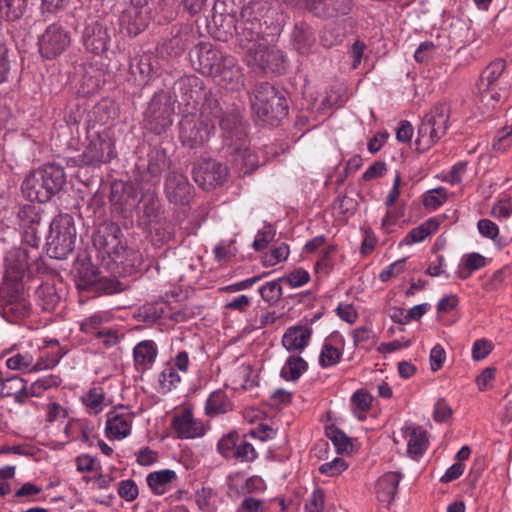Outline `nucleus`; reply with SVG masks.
I'll list each match as a JSON object with an SVG mask.
<instances>
[{"mask_svg":"<svg viewBox=\"0 0 512 512\" xmlns=\"http://www.w3.org/2000/svg\"><path fill=\"white\" fill-rule=\"evenodd\" d=\"M223 141L228 161L239 173H251L258 167V157L248 145L246 127L238 108L225 106V114L220 118Z\"/></svg>","mask_w":512,"mask_h":512,"instance_id":"obj_1","label":"nucleus"},{"mask_svg":"<svg viewBox=\"0 0 512 512\" xmlns=\"http://www.w3.org/2000/svg\"><path fill=\"white\" fill-rule=\"evenodd\" d=\"M193 66L205 76L212 77L219 85L239 89L243 82L241 68L234 57L222 53L212 44L202 42L190 53Z\"/></svg>","mask_w":512,"mask_h":512,"instance_id":"obj_2","label":"nucleus"},{"mask_svg":"<svg viewBox=\"0 0 512 512\" xmlns=\"http://www.w3.org/2000/svg\"><path fill=\"white\" fill-rule=\"evenodd\" d=\"M115 156L114 143L107 132H96L87 136V144L77 157L70 159L78 167L76 178L89 186L99 178V170Z\"/></svg>","mask_w":512,"mask_h":512,"instance_id":"obj_3","label":"nucleus"},{"mask_svg":"<svg viewBox=\"0 0 512 512\" xmlns=\"http://www.w3.org/2000/svg\"><path fill=\"white\" fill-rule=\"evenodd\" d=\"M66 184V173L62 166L46 164L29 173L23 183L22 192L30 201L48 202Z\"/></svg>","mask_w":512,"mask_h":512,"instance_id":"obj_4","label":"nucleus"},{"mask_svg":"<svg viewBox=\"0 0 512 512\" xmlns=\"http://www.w3.org/2000/svg\"><path fill=\"white\" fill-rule=\"evenodd\" d=\"M287 95V91L268 82L258 83L252 101V109L257 118L263 124L278 125L288 115Z\"/></svg>","mask_w":512,"mask_h":512,"instance_id":"obj_5","label":"nucleus"},{"mask_svg":"<svg viewBox=\"0 0 512 512\" xmlns=\"http://www.w3.org/2000/svg\"><path fill=\"white\" fill-rule=\"evenodd\" d=\"M4 281L22 282L26 274L32 276L44 270L43 262L37 250V243L9 249L3 259Z\"/></svg>","mask_w":512,"mask_h":512,"instance_id":"obj_6","label":"nucleus"},{"mask_svg":"<svg viewBox=\"0 0 512 512\" xmlns=\"http://www.w3.org/2000/svg\"><path fill=\"white\" fill-rule=\"evenodd\" d=\"M75 285L79 291L95 294H114L125 290V286L114 278L101 277L90 257H79L75 264Z\"/></svg>","mask_w":512,"mask_h":512,"instance_id":"obj_7","label":"nucleus"},{"mask_svg":"<svg viewBox=\"0 0 512 512\" xmlns=\"http://www.w3.org/2000/svg\"><path fill=\"white\" fill-rule=\"evenodd\" d=\"M450 108L445 103L435 105L426 113L418 126L416 150L426 152L447 132Z\"/></svg>","mask_w":512,"mask_h":512,"instance_id":"obj_8","label":"nucleus"},{"mask_svg":"<svg viewBox=\"0 0 512 512\" xmlns=\"http://www.w3.org/2000/svg\"><path fill=\"white\" fill-rule=\"evenodd\" d=\"M76 228L69 214H59L50 223L47 253L51 258L64 259L75 247Z\"/></svg>","mask_w":512,"mask_h":512,"instance_id":"obj_9","label":"nucleus"},{"mask_svg":"<svg viewBox=\"0 0 512 512\" xmlns=\"http://www.w3.org/2000/svg\"><path fill=\"white\" fill-rule=\"evenodd\" d=\"M506 68L503 59H496L481 72L477 81V89L482 103L493 101L495 104L504 102L508 97V86L503 82L502 75Z\"/></svg>","mask_w":512,"mask_h":512,"instance_id":"obj_10","label":"nucleus"},{"mask_svg":"<svg viewBox=\"0 0 512 512\" xmlns=\"http://www.w3.org/2000/svg\"><path fill=\"white\" fill-rule=\"evenodd\" d=\"M20 281H3L0 285V313L9 322L23 319L30 314V303Z\"/></svg>","mask_w":512,"mask_h":512,"instance_id":"obj_11","label":"nucleus"},{"mask_svg":"<svg viewBox=\"0 0 512 512\" xmlns=\"http://www.w3.org/2000/svg\"><path fill=\"white\" fill-rule=\"evenodd\" d=\"M175 98L170 92L160 90L151 98L145 111L147 127L157 135L164 133L173 123Z\"/></svg>","mask_w":512,"mask_h":512,"instance_id":"obj_12","label":"nucleus"},{"mask_svg":"<svg viewBox=\"0 0 512 512\" xmlns=\"http://www.w3.org/2000/svg\"><path fill=\"white\" fill-rule=\"evenodd\" d=\"M244 0H217L213 6L212 36L227 42L236 34L237 20L235 7L242 6Z\"/></svg>","mask_w":512,"mask_h":512,"instance_id":"obj_13","label":"nucleus"},{"mask_svg":"<svg viewBox=\"0 0 512 512\" xmlns=\"http://www.w3.org/2000/svg\"><path fill=\"white\" fill-rule=\"evenodd\" d=\"M258 5V3L250 2L241 6L235 36L239 45L244 48L256 47L263 37L261 14L256 9Z\"/></svg>","mask_w":512,"mask_h":512,"instance_id":"obj_14","label":"nucleus"},{"mask_svg":"<svg viewBox=\"0 0 512 512\" xmlns=\"http://www.w3.org/2000/svg\"><path fill=\"white\" fill-rule=\"evenodd\" d=\"M179 128L182 144L190 149H195L209 141L215 126L212 119H203L194 114H187L182 117Z\"/></svg>","mask_w":512,"mask_h":512,"instance_id":"obj_15","label":"nucleus"},{"mask_svg":"<svg viewBox=\"0 0 512 512\" xmlns=\"http://www.w3.org/2000/svg\"><path fill=\"white\" fill-rule=\"evenodd\" d=\"M141 192L132 182L115 180L111 184L109 201L113 211L123 219L132 217L139 203Z\"/></svg>","mask_w":512,"mask_h":512,"instance_id":"obj_16","label":"nucleus"},{"mask_svg":"<svg viewBox=\"0 0 512 512\" xmlns=\"http://www.w3.org/2000/svg\"><path fill=\"white\" fill-rule=\"evenodd\" d=\"M70 43V33L61 25L53 23L38 39L39 53L45 59H55L69 47Z\"/></svg>","mask_w":512,"mask_h":512,"instance_id":"obj_17","label":"nucleus"},{"mask_svg":"<svg viewBox=\"0 0 512 512\" xmlns=\"http://www.w3.org/2000/svg\"><path fill=\"white\" fill-rule=\"evenodd\" d=\"M249 53L253 65L264 73L282 74L285 71V56L279 49L258 43L256 47L249 48Z\"/></svg>","mask_w":512,"mask_h":512,"instance_id":"obj_18","label":"nucleus"},{"mask_svg":"<svg viewBox=\"0 0 512 512\" xmlns=\"http://www.w3.org/2000/svg\"><path fill=\"white\" fill-rule=\"evenodd\" d=\"M192 174L194 181L203 190L209 191L225 181L228 168L225 164L208 159L199 162L193 168Z\"/></svg>","mask_w":512,"mask_h":512,"instance_id":"obj_19","label":"nucleus"},{"mask_svg":"<svg viewBox=\"0 0 512 512\" xmlns=\"http://www.w3.org/2000/svg\"><path fill=\"white\" fill-rule=\"evenodd\" d=\"M121 237L122 230L120 226L114 222L105 221L99 225L94 233L93 244L111 258L113 255L125 251Z\"/></svg>","mask_w":512,"mask_h":512,"instance_id":"obj_20","label":"nucleus"},{"mask_svg":"<svg viewBox=\"0 0 512 512\" xmlns=\"http://www.w3.org/2000/svg\"><path fill=\"white\" fill-rule=\"evenodd\" d=\"M85 49L94 55L104 54L111 42V29L101 21H93L85 26L82 35Z\"/></svg>","mask_w":512,"mask_h":512,"instance_id":"obj_21","label":"nucleus"},{"mask_svg":"<svg viewBox=\"0 0 512 512\" xmlns=\"http://www.w3.org/2000/svg\"><path fill=\"white\" fill-rule=\"evenodd\" d=\"M165 194L171 203L185 205L192 198L193 187L184 174L173 171L166 177Z\"/></svg>","mask_w":512,"mask_h":512,"instance_id":"obj_22","label":"nucleus"},{"mask_svg":"<svg viewBox=\"0 0 512 512\" xmlns=\"http://www.w3.org/2000/svg\"><path fill=\"white\" fill-rule=\"evenodd\" d=\"M149 23V8L140 5H132L126 8L120 18L119 24L122 33L129 36H137Z\"/></svg>","mask_w":512,"mask_h":512,"instance_id":"obj_23","label":"nucleus"},{"mask_svg":"<svg viewBox=\"0 0 512 512\" xmlns=\"http://www.w3.org/2000/svg\"><path fill=\"white\" fill-rule=\"evenodd\" d=\"M141 203L136 208L138 219L145 226L155 222L164 216L159 197L155 190L147 189L141 191Z\"/></svg>","mask_w":512,"mask_h":512,"instance_id":"obj_24","label":"nucleus"},{"mask_svg":"<svg viewBox=\"0 0 512 512\" xmlns=\"http://www.w3.org/2000/svg\"><path fill=\"white\" fill-rule=\"evenodd\" d=\"M134 414L119 406L107 414L106 430L117 439L127 437L131 432Z\"/></svg>","mask_w":512,"mask_h":512,"instance_id":"obj_25","label":"nucleus"},{"mask_svg":"<svg viewBox=\"0 0 512 512\" xmlns=\"http://www.w3.org/2000/svg\"><path fill=\"white\" fill-rule=\"evenodd\" d=\"M307 8L316 16L332 18L348 14L351 10V0H307Z\"/></svg>","mask_w":512,"mask_h":512,"instance_id":"obj_26","label":"nucleus"},{"mask_svg":"<svg viewBox=\"0 0 512 512\" xmlns=\"http://www.w3.org/2000/svg\"><path fill=\"white\" fill-rule=\"evenodd\" d=\"M171 427L181 439H190L204 435V426L193 418L192 412L185 409L180 415L174 416Z\"/></svg>","mask_w":512,"mask_h":512,"instance_id":"obj_27","label":"nucleus"},{"mask_svg":"<svg viewBox=\"0 0 512 512\" xmlns=\"http://www.w3.org/2000/svg\"><path fill=\"white\" fill-rule=\"evenodd\" d=\"M401 478L400 472H387L378 479L375 490L379 502L386 506L393 502Z\"/></svg>","mask_w":512,"mask_h":512,"instance_id":"obj_28","label":"nucleus"},{"mask_svg":"<svg viewBox=\"0 0 512 512\" xmlns=\"http://www.w3.org/2000/svg\"><path fill=\"white\" fill-rule=\"evenodd\" d=\"M14 397L17 403L27 400V382L18 375L3 378L0 370V398Z\"/></svg>","mask_w":512,"mask_h":512,"instance_id":"obj_29","label":"nucleus"},{"mask_svg":"<svg viewBox=\"0 0 512 512\" xmlns=\"http://www.w3.org/2000/svg\"><path fill=\"white\" fill-rule=\"evenodd\" d=\"M311 329L306 326L289 327L283 335L282 344L288 351H302L311 338Z\"/></svg>","mask_w":512,"mask_h":512,"instance_id":"obj_30","label":"nucleus"},{"mask_svg":"<svg viewBox=\"0 0 512 512\" xmlns=\"http://www.w3.org/2000/svg\"><path fill=\"white\" fill-rule=\"evenodd\" d=\"M171 161L167 153L162 148H153L148 154L147 172L150 176L149 181L157 184L164 171L169 169Z\"/></svg>","mask_w":512,"mask_h":512,"instance_id":"obj_31","label":"nucleus"},{"mask_svg":"<svg viewBox=\"0 0 512 512\" xmlns=\"http://www.w3.org/2000/svg\"><path fill=\"white\" fill-rule=\"evenodd\" d=\"M111 259L121 266V272L125 275H133L138 272L143 263L141 254L133 249H128L126 246L125 251L113 255Z\"/></svg>","mask_w":512,"mask_h":512,"instance_id":"obj_32","label":"nucleus"},{"mask_svg":"<svg viewBox=\"0 0 512 512\" xmlns=\"http://www.w3.org/2000/svg\"><path fill=\"white\" fill-rule=\"evenodd\" d=\"M154 69L153 57L148 53L134 56L129 65L130 73L140 82H146Z\"/></svg>","mask_w":512,"mask_h":512,"instance_id":"obj_33","label":"nucleus"},{"mask_svg":"<svg viewBox=\"0 0 512 512\" xmlns=\"http://www.w3.org/2000/svg\"><path fill=\"white\" fill-rule=\"evenodd\" d=\"M156 356L157 347L152 340L141 341L134 347L133 357L137 369L148 368L155 361Z\"/></svg>","mask_w":512,"mask_h":512,"instance_id":"obj_34","label":"nucleus"},{"mask_svg":"<svg viewBox=\"0 0 512 512\" xmlns=\"http://www.w3.org/2000/svg\"><path fill=\"white\" fill-rule=\"evenodd\" d=\"M315 34L312 28L305 24H296L292 32V41L295 49L301 53H307L315 43Z\"/></svg>","mask_w":512,"mask_h":512,"instance_id":"obj_35","label":"nucleus"},{"mask_svg":"<svg viewBox=\"0 0 512 512\" xmlns=\"http://www.w3.org/2000/svg\"><path fill=\"white\" fill-rule=\"evenodd\" d=\"M226 105L225 103H221L217 94L212 91H207L204 93V100L198 116L203 119H210V117H212L219 121L225 114Z\"/></svg>","mask_w":512,"mask_h":512,"instance_id":"obj_36","label":"nucleus"},{"mask_svg":"<svg viewBox=\"0 0 512 512\" xmlns=\"http://www.w3.org/2000/svg\"><path fill=\"white\" fill-rule=\"evenodd\" d=\"M176 478L175 471L164 469L148 474L147 484L155 495H163Z\"/></svg>","mask_w":512,"mask_h":512,"instance_id":"obj_37","label":"nucleus"},{"mask_svg":"<svg viewBox=\"0 0 512 512\" xmlns=\"http://www.w3.org/2000/svg\"><path fill=\"white\" fill-rule=\"evenodd\" d=\"M231 409L232 403L222 390L212 392L205 405V411L208 416L223 414Z\"/></svg>","mask_w":512,"mask_h":512,"instance_id":"obj_38","label":"nucleus"},{"mask_svg":"<svg viewBox=\"0 0 512 512\" xmlns=\"http://www.w3.org/2000/svg\"><path fill=\"white\" fill-rule=\"evenodd\" d=\"M406 434L409 436L408 453L415 456L422 455L427 449V433L420 427H408Z\"/></svg>","mask_w":512,"mask_h":512,"instance_id":"obj_39","label":"nucleus"},{"mask_svg":"<svg viewBox=\"0 0 512 512\" xmlns=\"http://www.w3.org/2000/svg\"><path fill=\"white\" fill-rule=\"evenodd\" d=\"M308 369V363L298 355H291L281 370V377L285 380L296 381Z\"/></svg>","mask_w":512,"mask_h":512,"instance_id":"obj_40","label":"nucleus"},{"mask_svg":"<svg viewBox=\"0 0 512 512\" xmlns=\"http://www.w3.org/2000/svg\"><path fill=\"white\" fill-rule=\"evenodd\" d=\"M325 435L331 440L338 454L352 451L353 444L351 439L334 424L326 426Z\"/></svg>","mask_w":512,"mask_h":512,"instance_id":"obj_41","label":"nucleus"},{"mask_svg":"<svg viewBox=\"0 0 512 512\" xmlns=\"http://www.w3.org/2000/svg\"><path fill=\"white\" fill-rule=\"evenodd\" d=\"M17 218L22 227L29 228L31 232L35 234L37 226L41 221V214L38 207L32 204H27L18 209Z\"/></svg>","mask_w":512,"mask_h":512,"instance_id":"obj_42","label":"nucleus"},{"mask_svg":"<svg viewBox=\"0 0 512 512\" xmlns=\"http://www.w3.org/2000/svg\"><path fill=\"white\" fill-rule=\"evenodd\" d=\"M186 42L187 39L177 33L170 38L164 39L158 46V52L162 56L177 57L184 52L187 44Z\"/></svg>","mask_w":512,"mask_h":512,"instance_id":"obj_43","label":"nucleus"},{"mask_svg":"<svg viewBox=\"0 0 512 512\" xmlns=\"http://www.w3.org/2000/svg\"><path fill=\"white\" fill-rule=\"evenodd\" d=\"M27 0H0L1 17L7 21L20 19L26 10Z\"/></svg>","mask_w":512,"mask_h":512,"instance_id":"obj_44","label":"nucleus"},{"mask_svg":"<svg viewBox=\"0 0 512 512\" xmlns=\"http://www.w3.org/2000/svg\"><path fill=\"white\" fill-rule=\"evenodd\" d=\"M146 227L161 243L168 242L174 237V225L171 221L167 220L165 216L155 222L147 224Z\"/></svg>","mask_w":512,"mask_h":512,"instance_id":"obj_45","label":"nucleus"},{"mask_svg":"<svg viewBox=\"0 0 512 512\" xmlns=\"http://www.w3.org/2000/svg\"><path fill=\"white\" fill-rule=\"evenodd\" d=\"M93 74L86 71L78 83L77 93L83 97H89L99 91L102 85V81L99 74L95 70H92Z\"/></svg>","mask_w":512,"mask_h":512,"instance_id":"obj_46","label":"nucleus"},{"mask_svg":"<svg viewBox=\"0 0 512 512\" xmlns=\"http://www.w3.org/2000/svg\"><path fill=\"white\" fill-rule=\"evenodd\" d=\"M42 309L52 311L60 301V296L54 286L41 285L36 291Z\"/></svg>","mask_w":512,"mask_h":512,"instance_id":"obj_47","label":"nucleus"},{"mask_svg":"<svg viewBox=\"0 0 512 512\" xmlns=\"http://www.w3.org/2000/svg\"><path fill=\"white\" fill-rule=\"evenodd\" d=\"M512 146V126H504L499 129L494 137L492 150L503 153Z\"/></svg>","mask_w":512,"mask_h":512,"instance_id":"obj_48","label":"nucleus"},{"mask_svg":"<svg viewBox=\"0 0 512 512\" xmlns=\"http://www.w3.org/2000/svg\"><path fill=\"white\" fill-rule=\"evenodd\" d=\"M341 357L342 353L339 349L325 342L319 356V364L321 367L327 368L336 365L341 360Z\"/></svg>","mask_w":512,"mask_h":512,"instance_id":"obj_49","label":"nucleus"},{"mask_svg":"<svg viewBox=\"0 0 512 512\" xmlns=\"http://www.w3.org/2000/svg\"><path fill=\"white\" fill-rule=\"evenodd\" d=\"M279 279L267 282L259 288L262 299L269 304L276 303L282 296V287Z\"/></svg>","mask_w":512,"mask_h":512,"instance_id":"obj_50","label":"nucleus"},{"mask_svg":"<svg viewBox=\"0 0 512 512\" xmlns=\"http://www.w3.org/2000/svg\"><path fill=\"white\" fill-rule=\"evenodd\" d=\"M33 357L29 353H17L6 360V365L11 370H28L35 371Z\"/></svg>","mask_w":512,"mask_h":512,"instance_id":"obj_51","label":"nucleus"},{"mask_svg":"<svg viewBox=\"0 0 512 512\" xmlns=\"http://www.w3.org/2000/svg\"><path fill=\"white\" fill-rule=\"evenodd\" d=\"M239 436L236 432H230L223 436L218 442V451L225 458H233L237 448Z\"/></svg>","mask_w":512,"mask_h":512,"instance_id":"obj_52","label":"nucleus"},{"mask_svg":"<svg viewBox=\"0 0 512 512\" xmlns=\"http://www.w3.org/2000/svg\"><path fill=\"white\" fill-rule=\"evenodd\" d=\"M279 280L287 283L292 288H296L307 284L310 281V274L303 268H297L288 275L280 277Z\"/></svg>","mask_w":512,"mask_h":512,"instance_id":"obj_53","label":"nucleus"},{"mask_svg":"<svg viewBox=\"0 0 512 512\" xmlns=\"http://www.w3.org/2000/svg\"><path fill=\"white\" fill-rule=\"evenodd\" d=\"M104 399L105 395L103 389L100 387H94L85 395L83 402L88 408L93 409L94 413L97 414L102 410Z\"/></svg>","mask_w":512,"mask_h":512,"instance_id":"obj_54","label":"nucleus"},{"mask_svg":"<svg viewBox=\"0 0 512 512\" xmlns=\"http://www.w3.org/2000/svg\"><path fill=\"white\" fill-rule=\"evenodd\" d=\"M66 354V350L63 348H58L56 352L51 353V355L42 356L33 366L32 369L35 371H40L44 369L54 368L61 360V358Z\"/></svg>","mask_w":512,"mask_h":512,"instance_id":"obj_55","label":"nucleus"},{"mask_svg":"<svg viewBox=\"0 0 512 512\" xmlns=\"http://www.w3.org/2000/svg\"><path fill=\"white\" fill-rule=\"evenodd\" d=\"M180 381L181 378L175 367H167L159 375L160 386L166 391H171Z\"/></svg>","mask_w":512,"mask_h":512,"instance_id":"obj_56","label":"nucleus"},{"mask_svg":"<svg viewBox=\"0 0 512 512\" xmlns=\"http://www.w3.org/2000/svg\"><path fill=\"white\" fill-rule=\"evenodd\" d=\"M275 234V229L270 224L266 225L262 230L258 231L252 247L255 251L264 250L267 245L274 239Z\"/></svg>","mask_w":512,"mask_h":512,"instance_id":"obj_57","label":"nucleus"},{"mask_svg":"<svg viewBox=\"0 0 512 512\" xmlns=\"http://www.w3.org/2000/svg\"><path fill=\"white\" fill-rule=\"evenodd\" d=\"M289 255V247L287 244L282 243L281 245L274 247L270 253L266 254L263 259L264 266H274L277 263L287 259Z\"/></svg>","mask_w":512,"mask_h":512,"instance_id":"obj_58","label":"nucleus"},{"mask_svg":"<svg viewBox=\"0 0 512 512\" xmlns=\"http://www.w3.org/2000/svg\"><path fill=\"white\" fill-rule=\"evenodd\" d=\"M104 320L102 315L94 314L81 322L80 330L85 334L98 336V332L103 330L102 324Z\"/></svg>","mask_w":512,"mask_h":512,"instance_id":"obj_59","label":"nucleus"},{"mask_svg":"<svg viewBox=\"0 0 512 512\" xmlns=\"http://www.w3.org/2000/svg\"><path fill=\"white\" fill-rule=\"evenodd\" d=\"M491 214L497 219H508L512 215V197L498 200L493 205Z\"/></svg>","mask_w":512,"mask_h":512,"instance_id":"obj_60","label":"nucleus"},{"mask_svg":"<svg viewBox=\"0 0 512 512\" xmlns=\"http://www.w3.org/2000/svg\"><path fill=\"white\" fill-rule=\"evenodd\" d=\"M447 199L446 191L444 188L439 187L430 190L423 199V204L427 208H437L442 205Z\"/></svg>","mask_w":512,"mask_h":512,"instance_id":"obj_61","label":"nucleus"},{"mask_svg":"<svg viewBox=\"0 0 512 512\" xmlns=\"http://www.w3.org/2000/svg\"><path fill=\"white\" fill-rule=\"evenodd\" d=\"M348 468V464L343 458H335L330 462H326L319 467V471L322 474L328 476H336L345 471Z\"/></svg>","mask_w":512,"mask_h":512,"instance_id":"obj_62","label":"nucleus"},{"mask_svg":"<svg viewBox=\"0 0 512 512\" xmlns=\"http://www.w3.org/2000/svg\"><path fill=\"white\" fill-rule=\"evenodd\" d=\"M492 349L493 344L489 340L485 338L478 339L472 346V358L475 361L482 360L491 353Z\"/></svg>","mask_w":512,"mask_h":512,"instance_id":"obj_63","label":"nucleus"},{"mask_svg":"<svg viewBox=\"0 0 512 512\" xmlns=\"http://www.w3.org/2000/svg\"><path fill=\"white\" fill-rule=\"evenodd\" d=\"M375 334L368 327H359L353 331V341L357 346L366 347L373 344Z\"/></svg>","mask_w":512,"mask_h":512,"instance_id":"obj_64","label":"nucleus"}]
</instances>
